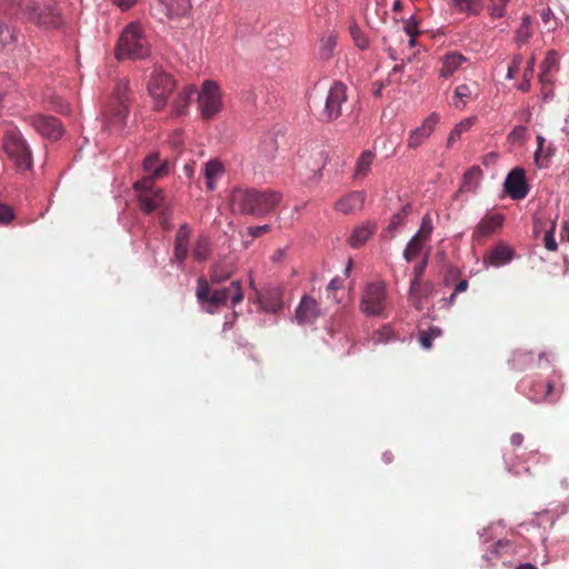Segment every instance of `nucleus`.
<instances>
[{
  "mask_svg": "<svg viewBox=\"0 0 569 569\" xmlns=\"http://www.w3.org/2000/svg\"><path fill=\"white\" fill-rule=\"evenodd\" d=\"M388 292L383 282L368 283L361 296L360 309L367 316L386 318Z\"/></svg>",
  "mask_w": 569,
  "mask_h": 569,
  "instance_id": "nucleus-6",
  "label": "nucleus"
},
{
  "mask_svg": "<svg viewBox=\"0 0 569 569\" xmlns=\"http://www.w3.org/2000/svg\"><path fill=\"white\" fill-rule=\"evenodd\" d=\"M450 6L458 12L466 14H477L480 12L481 0H450Z\"/></svg>",
  "mask_w": 569,
  "mask_h": 569,
  "instance_id": "nucleus-32",
  "label": "nucleus"
},
{
  "mask_svg": "<svg viewBox=\"0 0 569 569\" xmlns=\"http://www.w3.org/2000/svg\"><path fill=\"white\" fill-rule=\"evenodd\" d=\"M537 150L535 152V162L539 168H546V161L542 158V150L545 144V138L542 136L537 137Z\"/></svg>",
  "mask_w": 569,
  "mask_h": 569,
  "instance_id": "nucleus-51",
  "label": "nucleus"
},
{
  "mask_svg": "<svg viewBox=\"0 0 569 569\" xmlns=\"http://www.w3.org/2000/svg\"><path fill=\"white\" fill-rule=\"evenodd\" d=\"M533 66H535V61H533V59H530L527 63L525 71H523V76H522L523 81L519 86V90H521L523 92H527L530 89V80H531V78L533 76V71H535Z\"/></svg>",
  "mask_w": 569,
  "mask_h": 569,
  "instance_id": "nucleus-46",
  "label": "nucleus"
},
{
  "mask_svg": "<svg viewBox=\"0 0 569 569\" xmlns=\"http://www.w3.org/2000/svg\"><path fill=\"white\" fill-rule=\"evenodd\" d=\"M320 307L311 296H303L296 309V320L299 325H311L320 317Z\"/></svg>",
  "mask_w": 569,
  "mask_h": 569,
  "instance_id": "nucleus-16",
  "label": "nucleus"
},
{
  "mask_svg": "<svg viewBox=\"0 0 569 569\" xmlns=\"http://www.w3.org/2000/svg\"><path fill=\"white\" fill-rule=\"evenodd\" d=\"M535 388L543 389V395L539 396H530V398L536 402L547 401L549 403H555L559 400L563 389L562 387L556 390L555 383L552 381L547 382H536Z\"/></svg>",
  "mask_w": 569,
  "mask_h": 569,
  "instance_id": "nucleus-26",
  "label": "nucleus"
},
{
  "mask_svg": "<svg viewBox=\"0 0 569 569\" xmlns=\"http://www.w3.org/2000/svg\"><path fill=\"white\" fill-rule=\"evenodd\" d=\"M20 30L9 19L0 17V53H12L19 42Z\"/></svg>",
  "mask_w": 569,
  "mask_h": 569,
  "instance_id": "nucleus-12",
  "label": "nucleus"
},
{
  "mask_svg": "<svg viewBox=\"0 0 569 569\" xmlns=\"http://www.w3.org/2000/svg\"><path fill=\"white\" fill-rule=\"evenodd\" d=\"M531 37V28L527 27V24H520L516 32V41L519 44L526 43Z\"/></svg>",
  "mask_w": 569,
  "mask_h": 569,
  "instance_id": "nucleus-52",
  "label": "nucleus"
},
{
  "mask_svg": "<svg viewBox=\"0 0 569 569\" xmlns=\"http://www.w3.org/2000/svg\"><path fill=\"white\" fill-rule=\"evenodd\" d=\"M503 216L501 213L486 214L476 226L472 240L481 242L485 238L497 232L503 224Z\"/></svg>",
  "mask_w": 569,
  "mask_h": 569,
  "instance_id": "nucleus-15",
  "label": "nucleus"
},
{
  "mask_svg": "<svg viewBox=\"0 0 569 569\" xmlns=\"http://www.w3.org/2000/svg\"><path fill=\"white\" fill-rule=\"evenodd\" d=\"M223 164L218 159H211L204 164L203 173L208 190H214V180L220 178L223 174Z\"/></svg>",
  "mask_w": 569,
  "mask_h": 569,
  "instance_id": "nucleus-28",
  "label": "nucleus"
},
{
  "mask_svg": "<svg viewBox=\"0 0 569 569\" xmlns=\"http://www.w3.org/2000/svg\"><path fill=\"white\" fill-rule=\"evenodd\" d=\"M432 222L429 216H425L422 218L421 224L417 233L413 236L415 238L428 242L430 239V236L432 233Z\"/></svg>",
  "mask_w": 569,
  "mask_h": 569,
  "instance_id": "nucleus-42",
  "label": "nucleus"
},
{
  "mask_svg": "<svg viewBox=\"0 0 569 569\" xmlns=\"http://www.w3.org/2000/svg\"><path fill=\"white\" fill-rule=\"evenodd\" d=\"M555 230L556 222H552L550 229L546 231L543 237L545 247L549 251H556L558 248L557 241L555 239Z\"/></svg>",
  "mask_w": 569,
  "mask_h": 569,
  "instance_id": "nucleus-49",
  "label": "nucleus"
},
{
  "mask_svg": "<svg viewBox=\"0 0 569 569\" xmlns=\"http://www.w3.org/2000/svg\"><path fill=\"white\" fill-rule=\"evenodd\" d=\"M522 63V57L517 54L512 58L510 64L508 66L507 78L512 79L515 74L519 71L520 66Z\"/></svg>",
  "mask_w": 569,
  "mask_h": 569,
  "instance_id": "nucleus-54",
  "label": "nucleus"
},
{
  "mask_svg": "<svg viewBox=\"0 0 569 569\" xmlns=\"http://www.w3.org/2000/svg\"><path fill=\"white\" fill-rule=\"evenodd\" d=\"M139 204L142 211L146 213L153 212L163 202V193L161 189L156 191H143L138 196Z\"/></svg>",
  "mask_w": 569,
  "mask_h": 569,
  "instance_id": "nucleus-24",
  "label": "nucleus"
},
{
  "mask_svg": "<svg viewBox=\"0 0 569 569\" xmlns=\"http://www.w3.org/2000/svg\"><path fill=\"white\" fill-rule=\"evenodd\" d=\"M150 53L149 42L142 31V28L137 22L129 23L122 31L116 56L121 59H144Z\"/></svg>",
  "mask_w": 569,
  "mask_h": 569,
  "instance_id": "nucleus-4",
  "label": "nucleus"
},
{
  "mask_svg": "<svg viewBox=\"0 0 569 569\" xmlns=\"http://www.w3.org/2000/svg\"><path fill=\"white\" fill-rule=\"evenodd\" d=\"M431 289H432L431 283H429V282L422 283L421 282V287L416 292V301H418V306H419V308H417L418 310L422 309V307H421V298L426 297L427 295H429Z\"/></svg>",
  "mask_w": 569,
  "mask_h": 569,
  "instance_id": "nucleus-55",
  "label": "nucleus"
},
{
  "mask_svg": "<svg viewBox=\"0 0 569 569\" xmlns=\"http://www.w3.org/2000/svg\"><path fill=\"white\" fill-rule=\"evenodd\" d=\"M467 62V58L459 52L452 51L445 54L441 59L439 76L448 79L452 77Z\"/></svg>",
  "mask_w": 569,
  "mask_h": 569,
  "instance_id": "nucleus-19",
  "label": "nucleus"
},
{
  "mask_svg": "<svg viewBox=\"0 0 569 569\" xmlns=\"http://www.w3.org/2000/svg\"><path fill=\"white\" fill-rule=\"evenodd\" d=\"M561 238L569 241V222H565L562 226Z\"/></svg>",
  "mask_w": 569,
  "mask_h": 569,
  "instance_id": "nucleus-64",
  "label": "nucleus"
},
{
  "mask_svg": "<svg viewBox=\"0 0 569 569\" xmlns=\"http://www.w3.org/2000/svg\"><path fill=\"white\" fill-rule=\"evenodd\" d=\"M510 442L513 447H520L523 442V436L521 433H513L510 438Z\"/></svg>",
  "mask_w": 569,
  "mask_h": 569,
  "instance_id": "nucleus-62",
  "label": "nucleus"
},
{
  "mask_svg": "<svg viewBox=\"0 0 569 569\" xmlns=\"http://www.w3.org/2000/svg\"><path fill=\"white\" fill-rule=\"evenodd\" d=\"M143 169L147 174L153 177H164L168 173V164L166 161L161 162L159 153L149 154L143 161Z\"/></svg>",
  "mask_w": 569,
  "mask_h": 569,
  "instance_id": "nucleus-27",
  "label": "nucleus"
},
{
  "mask_svg": "<svg viewBox=\"0 0 569 569\" xmlns=\"http://www.w3.org/2000/svg\"><path fill=\"white\" fill-rule=\"evenodd\" d=\"M176 87L173 78L161 69H154L148 82V91L153 100V108L157 111L163 110L168 97Z\"/></svg>",
  "mask_w": 569,
  "mask_h": 569,
  "instance_id": "nucleus-7",
  "label": "nucleus"
},
{
  "mask_svg": "<svg viewBox=\"0 0 569 569\" xmlns=\"http://www.w3.org/2000/svg\"><path fill=\"white\" fill-rule=\"evenodd\" d=\"M282 194L271 189L236 188L231 193V203L241 214L261 218L273 211L281 202Z\"/></svg>",
  "mask_w": 569,
  "mask_h": 569,
  "instance_id": "nucleus-1",
  "label": "nucleus"
},
{
  "mask_svg": "<svg viewBox=\"0 0 569 569\" xmlns=\"http://www.w3.org/2000/svg\"><path fill=\"white\" fill-rule=\"evenodd\" d=\"M196 297L208 313H214L220 307L226 306L229 299L233 306L243 300L240 281H232L229 287L212 291L209 281L203 277L197 280Z\"/></svg>",
  "mask_w": 569,
  "mask_h": 569,
  "instance_id": "nucleus-3",
  "label": "nucleus"
},
{
  "mask_svg": "<svg viewBox=\"0 0 569 569\" xmlns=\"http://www.w3.org/2000/svg\"><path fill=\"white\" fill-rule=\"evenodd\" d=\"M14 219L12 208L0 202V224H8Z\"/></svg>",
  "mask_w": 569,
  "mask_h": 569,
  "instance_id": "nucleus-50",
  "label": "nucleus"
},
{
  "mask_svg": "<svg viewBox=\"0 0 569 569\" xmlns=\"http://www.w3.org/2000/svg\"><path fill=\"white\" fill-rule=\"evenodd\" d=\"M551 3L559 4L563 14L569 17V0H549Z\"/></svg>",
  "mask_w": 569,
  "mask_h": 569,
  "instance_id": "nucleus-58",
  "label": "nucleus"
},
{
  "mask_svg": "<svg viewBox=\"0 0 569 569\" xmlns=\"http://www.w3.org/2000/svg\"><path fill=\"white\" fill-rule=\"evenodd\" d=\"M347 102V87L342 82H335L330 88L326 104L320 113L323 121H332L342 114V106Z\"/></svg>",
  "mask_w": 569,
  "mask_h": 569,
  "instance_id": "nucleus-9",
  "label": "nucleus"
},
{
  "mask_svg": "<svg viewBox=\"0 0 569 569\" xmlns=\"http://www.w3.org/2000/svg\"><path fill=\"white\" fill-rule=\"evenodd\" d=\"M269 231H270L269 224L256 226V227L248 228V234L251 236L252 238H259Z\"/></svg>",
  "mask_w": 569,
  "mask_h": 569,
  "instance_id": "nucleus-56",
  "label": "nucleus"
},
{
  "mask_svg": "<svg viewBox=\"0 0 569 569\" xmlns=\"http://www.w3.org/2000/svg\"><path fill=\"white\" fill-rule=\"evenodd\" d=\"M513 257V250L506 244L496 246L490 252L489 259L492 264L499 266L509 262Z\"/></svg>",
  "mask_w": 569,
  "mask_h": 569,
  "instance_id": "nucleus-31",
  "label": "nucleus"
},
{
  "mask_svg": "<svg viewBox=\"0 0 569 569\" xmlns=\"http://www.w3.org/2000/svg\"><path fill=\"white\" fill-rule=\"evenodd\" d=\"M558 64V54L555 51H549L541 63V73L540 81L546 82L549 81L548 74L555 69Z\"/></svg>",
  "mask_w": 569,
  "mask_h": 569,
  "instance_id": "nucleus-38",
  "label": "nucleus"
},
{
  "mask_svg": "<svg viewBox=\"0 0 569 569\" xmlns=\"http://www.w3.org/2000/svg\"><path fill=\"white\" fill-rule=\"evenodd\" d=\"M198 102L201 116L209 120L222 109L221 92L214 81L206 80L198 93Z\"/></svg>",
  "mask_w": 569,
  "mask_h": 569,
  "instance_id": "nucleus-8",
  "label": "nucleus"
},
{
  "mask_svg": "<svg viewBox=\"0 0 569 569\" xmlns=\"http://www.w3.org/2000/svg\"><path fill=\"white\" fill-rule=\"evenodd\" d=\"M509 0H490L488 10L491 17L502 18L506 13V7Z\"/></svg>",
  "mask_w": 569,
  "mask_h": 569,
  "instance_id": "nucleus-45",
  "label": "nucleus"
},
{
  "mask_svg": "<svg viewBox=\"0 0 569 569\" xmlns=\"http://www.w3.org/2000/svg\"><path fill=\"white\" fill-rule=\"evenodd\" d=\"M481 169L478 166H473L469 168L462 178V183L459 188V192H470L473 191L480 180Z\"/></svg>",
  "mask_w": 569,
  "mask_h": 569,
  "instance_id": "nucleus-29",
  "label": "nucleus"
},
{
  "mask_svg": "<svg viewBox=\"0 0 569 569\" xmlns=\"http://www.w3.org/2000/svg\"><path fill=\"white\" fill-rule=\"evenodd\" d=\"M349 33L357 48H359L360 50H366L369 48V39L367 34L361 30V28L356 22H352L349 26Z\"/></svg>",
  "mask_w": 569,
  "mask_h": 569,
  "instance_id": "nucleus-36",
  "label": "nucleus"
},
{
  "mask_svg": "<svg viewBox=\"0 0 569 569\" xmlns=\"http://www.w3.org/2000/svg\"><path fill=\"white\" fill-rule=\"evenodd\" d=\"M411 212V206L406 204L402 207V209L393 214L389 226H388V232H390V238L395 236V231L398 229V227L402 226L405 223L406 218Z\"/></svg>",
  "mask_w": 569,
  "mask_h": 569,
  "instance_id": "nucleus-39",
  "label": "nucleus"
},
{
  "mask_svg": "<svg viewBox=\"0 0 569 569\" xmlns=\"http://www.w3.org/2000/svg\"><path fill=\"white\" fill-rule=\"evenodd\" d=\"M505 190L513 200H521L527 197L529 186L522 168L517 167L508 173L505 180Z\"/></svg>",
  "mask_w": 569,
  "mask_h": 569,
  "instance_id": "nucleus-10",
  "label": "nucleus"
},
{
  "mask_svg": "<svg viewBox=\"0 0 569 569\" xmlns=\"http://www.w3.org/2000/svg\"><path fill=\"white\" fill-rule=\"evenodd\" d=\"M337 41L338 34L333 31L328 32L320 39L319 56L321 59L328 60L333 56Z\"/></svg>",
  "mask_w": 569,
  "mask_h": 569,
  "instance_id": "nucleus-30",
  "label": "nucleus"
},
{
  "mask_svg": "<svg viewBox=\"0 0 569 569\" xmlns=\"http://www.w3.org/2000/svg\"><path fill=\"white\" fill-rule=\"evenodd\" d=\"M473 124V119L467 118L458 123L455 129L450 132L448 138V144H451L456 139H459L462 132L468 131Z\"/></svg>",
  "mask_w": 569,
  "mask_h": 569,
  "instance_id": "nucleus-43",
  "label": "nucleus"
},
{
  "mask_svg": "<svg viewBox=\"0 0 569 569\" xmlns=\"http://www.w3.org/2000/svg\"><path fill=\"white\" fill-rule=\"evenodd\" d=\"M231 277V271L222 263H217L210 269V282L213 284L221 283Z\"/></svg>",
  "mask_w": 569,
  "mask_h": 569,
  "instance_id": "nucleus-40",
  "label": "nucleus"
},
{
  "mask_svg": "<svg viewBox=\"0 0 569 569\" xmlns=\"http://www.w3.org/2000/svg\"><path fill=\"white\" fill-rule=\"evenodd\" d=\"M341 286H342V280H341L340 278L336 277V278H333V279L329 282V284H328V288H327V289H328V290H330V291H336V290L340 289V288H341Z\"/></svg>",
  "mask_w": 569,
  "mask_h": 569,
  "instance_id": "nucleus-61",
  "label": "nucleus"
},
{
  "mask_svg": "<svg viewBox=\"0 0 569 569\" xmlns=\"http://www.w3.org/2000/svg\"><path fill=\"white\" fill-rule=\"evenodd\" d=\"M405 31L410 38H417L420 33L418 29V23L415 20L406 21Z\"/></svg>",
  "mask_w": 569,
  "mask_h": 569,
  "instance_id": "nucleus-57",
  "label": "nucleus"
},
{
  "mask_svg": "<svg viewBox=\"0 0 569 569\" xmlns=\"http://www.w3.org/2000/svg\"><path fill=\"white\" fill-rule=\"evenodd\" d=\"M442 335V330L438 327H430L428 330L419 331V342L420 346L428 350L432 347V340L440 337Z\"/></svg>",
  "mask_w": 569,
  "mask_h": 569,
  "instance_id": "nucleus-37",
  "label": "nucleus"
},
{
  "mask_svg": "<svg viewBox=\"0 0 569 569\" xmlns=\"http://www.w3.org/2000/svg\"><path fill=\"white\" fill-rule=\"evenodd\" d=\"M377 229L376 222L366 221L360 226H357L348 238V243L352 248H360L363 246Z\"/></svg>",
  "mask_w": 569,
  "mask_h": 569,
  "instance_id": "nucleus-20",
  "label": "nucleus"
},
{
  "mask_svg": "<svg viewBox=\"0 0 569 569\" xmlns=\"http://www.w3.org/2000/svg\"><path fill=\"white\" fill-rule=\"evenodd\" d=\"M159 177H153L152 174H147L146 177H143L142 179L138 180L136 183H134V190L138 192V196L143 192V191H156L157 189H154V180L158 179Z\"/></svg>",
  "mask_w": 569,
  "mask_h": 569,
  "instance_id": "nucleus-44",
  "label": "nucleus"
},
{
  "mask_svg": "<svg viewBox=\"0 0 569 569\" xmlns=\"http://www.w3.org/2000/svg\"><path fill=\"white\" fill-rule=\"evenodd\" d=\"M30 123L38 133L48 139L58 140L62 137L61 122L54 117L37 114L30 118Z\"/></svg>",
  "mask_w": 569,
  "mask_h": 569,
  "instance_id": "nucleus-11",
  "label": "nucleus"
},
{
  "mask_svg": "<svg viewBox=\"0 0 569 569\" xmlns=\"http://www.w3.org/2000/svg\"><path fill=\"white\" fill-rule=\"evenodd\" d=\"M188 252H189V243L174 241V250H173L174 261L182 263L187 259Z\"/></svg>",
  "mask_w": 569,
  "mask_h": 569,
  "instance_id": "nucleus-48",
  "label": "nucleus"
},
{
  "mask_svg": "<svg viewBox=\"0 0 569 569\" xmlns=\"http://www.w3.org/2000/svg\"><path fill=\"white\" fill-rule=\"evenodd\" d=\"M430 254V249L428 248L421 259V261L415 266L413 268V278L410 281V289H409V301L411 302L415 308H419L418 301H416V292L421 287V277L425 273V270L428 264Z\"/></svg>",
  "mask_w": 569,
  "mask_h": 569,
  "instance_id": "nucleus-22",
  "label": "nucleus"
},
{
  "mask_svg": "<svg viewBox=\"0 0 569 569\" xmlns=\"http://www.w3.org/2000/svg\"><path fill=\"white\" fill-rule=\"evenodd\" d=\"M190 234H191V229L187 223H184V224L180 226V228L178 229V231L176 233L174 241L189 243Z\"/></svg>",
  "mask_w": 569,
  "mask_h": 569,
  "instance_id": "nucleus-53",
  "label": "nucleus"
},
{
  "mask_svg": "<svg viewBox=\"0 0 569 569\" xmlns=\"http://www.w3.org/2000/svg\"><path fill=\"white\" fill-rule=\"evenodd\" d=\"M479 96V86L476 81L461 83L453 91V107L462 110L468 101L477 99Z\"/></svg>",
  "mask_w": 569,
  "mask_h": 569,
  "instance_id": "nucleus-17",
  "label": "nucleus"
},
{
  "mask_svg": "<svg viewBox=\"0 0 569 569\" xmlns=\"http://www.w3.org/2000/svg\"><path fill=\"white\" fill-rule=\"evenodd\" d=\"M23 12L30 22L43 29H57L62 24L60 9L52 0L30 2Z\"/></svg>",
  "mask_w": 569,
  "mask_h": 569,
  "instance_id": "nucleus-5",
  "label": "nucleus"
},
{
  "mask_svg": "<svg viewBox=\"0 0 569 569\" xmlns=\"http://www.w3.org/2000/svg\"><path fill=\"white\" fill-rule=\"evenodd\" d=\"M258 300L264 311L279 312L283 308V289L280 286L269 284L258 293Z\"/></svg>",
  "mask_w": 569,
  "mask_h": 569,
  "instance_id": "nucleus-13",
  "label": "nucleus"
},
{
  "mask_svg": "<svg viewBox=\"0 0 569 569\" xmlns=\"http://www.w3.org/2000/svg\"><path fill=\"white\" fill-rule=\"evenodd\" d=\"M373 159H375V153L370 150H365L360 154V157L357 161L355 177L356 178L366 177L368 174V172L370 171Z\"/></svg>",
  "mask_w": 569,
  "mask_h": 569,
  "instance_id": "nucleus-34",
  "label": "nucleus"
},
{
  "mask_svg": "<svg viewBox=\"0 0 569 569\" xmlns=\"http://www.w3.org/2000/svg\"><path fill=\"white\" fill-rule=\"evenodd\" d=\"M160 223H161L163 229L170 230L171 224H170V221H169V217L167 216L166 212H161V214H160Z\"/></svg>",
  "mask_w": 569,
  "mask_h": 569,
  "instance_id": "nucleus-63",
  "label": "nucleus"
},
{
  "mask_svg": "<svg viewBox=\"0 0 569 569\" xmlns=\"http://www.w3.org/2000/svg\"><path fill=\"white\" fill-rule=\"evenodd\" d=\"M426 244H427L426 241H422V240H419V239L412 237L403 250V258L406 259V261L410 262V261L415 260L417 257H419L420 254L423 256L426 252L425 251Z\"/></svg>",
  "mask_w": 569,
  "mask_h": 569,
  "instance_id": "nucleus-33",
  "label": "nucleus"
},
{
  "mask_svg": "<svg viewBox=\"0 0 569 569\" xmlns=\"http://www.w3.org/2000/svg\"><path fill=\"white\" fill-rule=\"evenodd\" d=\"M527 128L525 126H517L508 134L507 139L510 143H522L526 140Z\"/></svg>",
  "mask_w": 569,
  "mask_h": 569,
  "instance_id": "nucleus-47",
  "label": "nucleus"
},
{
  "mask_svg": "<svg viewBox=\"0 0 569 569\" xmlns=\"http://www.w3.org/2000/svg\"><path fill=\"white\" fill-rule=\"evenodd\" d=\"M197 93V88L193 84L184 86L178 93L177 99L173 102V113L177 116L184 114L190 101Z\"/></svg>",
  "mask_w": 569,
  "mask_h": 569,
  "instance_id": "nucleus-25",
  "label": "nucleus"
},
{
  "mask_svg": "<svg viewBox=\"0 0 569 569\" xmlns=\"http://www.w3.org/2000/svg\"><path fill=\"white\" fill-rule=\"evenodd\" d=\"M113 2L122 10H126L131 8L137 2V0H113Z\"/></svg>",
  "mask_w": 569,
  "mask_h": 569,
  "instance_id": "nucleus-60",
  "label": "nucleus"
},
{
  "mask_svg": "<svg viewBox=\"0 0 569 569\" xmlns=\"http://www.w3.org/2000/svg\"><path fill=\"white\" fill-rule=\"evenodd\" d=\"M191 8L190 0H158L154 9L167 18L184 16Z\"/></svg>",
  "mask_w": 569,
  "mask_h": 569,
  "instance_id": "nucleus-18",
  "label": "nucleus"
},
{
  "mask_svg": "<svg viewBox=\"0 0 569 569\" xmlns=\"http://www.w3.org/2000/svg\"><path fill=\"white\" fill-rule=\"evenodd\" d=\"M2 150L17 172L23 173L32 169L33 157L30 146L13 123H7L3 128Z\"/></svg>",
  "mask_w": 569,
  "mask_h": 569,
  "instance_id": "nucleus-2",
  "label": "nucleus"
},
{
  "mask_svg": "<svg viewBox=\"0 0 569 569\" xmlns=\"http://www.w3.org/2000/svg\"><path fill=\"white\" fill-rule=\"evenodd\" d=\"M128 117V106L127 104H119L116 102H112L106 111H104V118L108 123V126L120 130Z\"/></svg>",
  "mask_w": 569,
  "mask_h": 569,
  "instance_id": "nucleus-23",
  "label": "nucleus"
},
{
  "mask_svg": "<svg viewBox=\"0 0 569 569\" xmlns=\"http://www.w3.org/2000/svg\"><path fill=\"white\" fill-rule=\"evenodd\" d=\"M129 82L127 80H121L116 84L114 92H113V99L116 103L119 104H127L129 102Z\"/></svg>",
  "mask_w": 569,
  "mask_h": 569,
  "instance_id": "nucleus-41",
  "label": "nucleus"
},
{
  "mask_svg": "<svg viewBox=\"0 0 569 569\" xmlns=\"http://www.w3.org/2000/svg\"><path fill=\"white\" fill-rule=\"evenodd\" d=\"M211 252V246L209 238L206 236H199L194 242V247L192 249V256L198 261L206 260Z\"/></svg>",
  "mask_w": 569,
  "mask_h": 569,
  "instance_id": "nucleus-35",
  "label": "nucleus"
},
{
  "mask_svg": "<svg viewBox=\"0 0 569 569\" xmlns=\"http://www.w3.org/2000/svg\"><path fill=\"white\" fill-rule=\"evenodd\" d=\"M439 116L436 112L430 113L422 122V124L412 130L408 138V148L417 149L431 136L437 123Z\"/></svg>",
  "mask_w": 569,
  "mask_h": 569,
  "instance_id": "nucleus-14",
  "label": "nucleus"
},
{
  "mask_svg": "<svg viewBox=\"0 0 569 569\" xmlns=\"http://www.w3.org/2000/svg\"><path fill=\"white\" fill-rule=\"evenodd\" d=\"M468 288V281L467 280H461L457 283L456 288H455V291L451 295L450 299L452 300L457 293H460V292H463L466 291Z\"/></svg>",
  "mask_w": 569,
  "mask_h": 569,
  "instance_id": "nucleus-59",
  "label": "nucleus"
},
{
  "mask_svg": "<svg viewBox=\"0 0 569 569\" xmlns=\"http://www.w3.org/2000/svg\"><path fill=\"white\" fill-rule=\"evenodd\" d=\"M365 194L361 191H353L338 200L335 204L337 211L345 214L352 213L362 208Z\"/></svg>",
  "mask_w": 569,
  "mask_h": 569,
  "instance_id": "nucleus-21",
  "label": "nucleus"
}]
</instances>
